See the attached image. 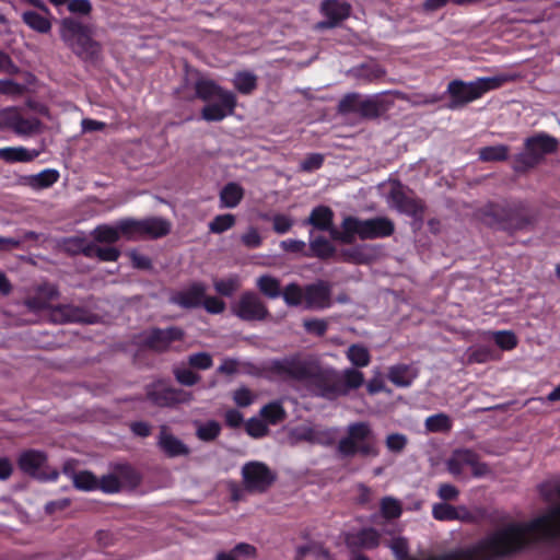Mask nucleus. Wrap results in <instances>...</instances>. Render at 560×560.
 <instances>
[{
    "label": "nucleus",
    "mask_w": 560,
    "mask_h": 560,
    "mask_svg": "<svg viewBox=\"0 0 560 560\" xmlns=\"http://www.w3.org/2000/svg\"><path fill=\"white\" fill-rule=\"evenodd\" d=\"M380 534L373 528H365L359 533L347 534L345 542L353 552L358 549H373L380 545Z\"/></svg>",
    "instance_id": "obj_23"
},
{
    "label": "nucleus",
    "mask_w": 560,
    "mask_h": 560,
    "mask_svg": "<svg viewBox=\"0 0 560 560\" xmlns=\"http://www.w3.org/2000/svg\"><path fill=\"white\" fill-rule=\"evenodd\" d=\"M320 11L327 18V21L319 22L317 27L331 28L349 16L350 5L339 0H324Z\"/></svg>",
    "instance_id": "obj_19"
},
{
    "label": "nucleus",
    "mask_w": 560,
    "mask_h": 560,
    "mask_svg": "<svg viewBox=\"0 0 560 560\" xmlns=\"http://www.w3.org/2000/svg\"><path fill=\"white\" fill-rule=\"evenodd\" d=\"M343 261L351 264H369L373 259V255L366 247L357 246L341 250Z\"/></svg>",
    "instance_id": "obj_37"
},
{
    "label": "nucleus",
    "mask_w": 560,
    "mask_h": 560,
    "mask_svg": "<svg viewBox=\"0 0 560 560\" xmlns=\"http://www.w3.org/2000/svg\"><path fill=\"white\" fill-rule=\"evenodd\" d=\"M417 375V370L406 364L394 365L388 371L389 381L399 387L409 386Z\"/></svg>",
    "instance_id": "obj_28"
},
{
    "label": "nucleus",
    "mask_w": 560,
    "mask_h": 560,
    "mask_svg": "<svg viewBox=\"0 0 560 560\" xmlns=\"http://www.w3.org/2000/svg\"><path fill=\"white\" fill-rule=\"evenodd\" d=\"M18 465L24 474L39 480H55L59 475L57 469L46 470L47 455L36 450H27L21 453Z\"/></svg>",
    "instance_id": "obj_10"
},
{
    "label": "nucleus",
    "mask_w": 560,
    "mask_h": 560,
    "mask_svg": "<svg viewBox=\"0 0 560 560\" xmlns=\"http://www.w3.org/2000/svg\"><path fill=\"white\" fill-rule=\"evenodd\" d=\"M89 317L85 308L72 304H59L52 306L49 312V320L54 324L88 323Z\"/></svg>",
    "instance_id": "obj_17"
},
{
    "label": "nucleus",
    "mask_w": 560,
    "mask_h": 560,
    "mask_svg": "<svg viewBox=\"0 0 560 560\" xmlns=\"http://www.w3.org/2000/svg\"><path fill=\"white\" fill-rule=\"evenodd\" d=\"M332 215V211L328 207L320 206L312 211L307 223L318 230L327 231L331 226Z\"/></svg>",
    "instance_id": "obj_33"
},
{
    "label": "nucleus",
    "mask_w": 560,
    "mask_h": 560,
    "mask_svg": "<svg viewBox=\"0 0 560 560\" xmlns=\"http://www.w3.org/2000/svg\"><path fill=\"white\" fill-rule=\"evenodd\" d=\"M185 337V331L176 326L165 329L151 328L141 335V346L156 353H163L170 350L172 342L180 341Z\"/></svg>",
    "instance_id": "obj_9"
},
{
    "label": "nucleus",
    "mask_w": 560,
    "mask_h": 560,
    "mask_svg": "<svg viewBox=\"0 0 560 560\" xmlns=\"http://www.w3.org/2000/svg\"><path fill=\"white\" fill-rule=\"evenodd\" d=\"M381 508L383 515L387 518H395L401 514L399 502L393 498L383 499Z\"/></svg>",
    "instance_id": "obj_59"
},
{
    "label": "nucleus",
    "mask_w": 560,
    "mask_h": 560,
    "mask_svg": "<svg viewBox=\"0 0 560 560\" xmlns=\"http://www.w3.org/2000/svg\"><path fill=\"white\" fill-rule=\"evenodd\" d=\"M386 74V69L376 61H369L350 70V75L362 85L377 84Z\"/></svg>",
    "instance_id": "obj_21"
},
{
    "label": "nucleus",
    "mask_w": 560,
    "mask_h": 560,
    "mask_svg": "<svg viewBox=\"0 0 560 560\" xmlns=\"http://www.w3.org/2000/svg\"><path fill=\"white\" fill-rule=\"evenodd\" d=\"M271 371L282 378L306 381L318 377L322 396L334 399L346 396L362 386L364 375L355 369H346L341 374L335 371L320 373L318 363L310 358L293 355L272 362Z\"/></svg>",
    "instance_id": "obj_1"
},
{
    "label": "nucleus",
    "mask_w": 560,
    "mask_h": 560,
    "mask_svg": "<svg viewBox=\"0 0 560 560\" xmlns=\"http://www.w3.org/2000/svg\"><path fill=\"white\" fill-rule=\"evenodd\" d=\"M142 225V219H125L118 222V229L121 235L128 240L143 238Z\"/></svg>",
    "instance_id": "obj_40"
},
{
    "label": "nucleus",
    "mask_w": 560,
    "mask_h": 560,
    "mask_svg": "<svg viewBox=\"0 0 560 560\" xmlns=\"http://www.w3.org/2000/svg\"><path fill=\"white\" fill-rule=\"evenodd\" d=\"M432 515L438 521L474 522L475 516L465 506H453L448 503H436L432 508Z\"/></svg>",
    "instance_id": "obj_24"
},
{
    "label": "nucleus",
    "mask_w": 560,
    "mask_h": 560,
    "mask_svg": "<svg viewBox=\"0 0 560 560\" xmlns=\"http://www.w3.org/2000/svg\"><path fill=\"white\" fill-rule=\"evenodd\" d=\"M213 287L219 294L231 296L240 289L241 282L238 276H232L226 279H214Z\"/></svg>",
    "instance_id": "obj_41"
},
{
    "label": "nucleus",
    "mask_w": 560,
    "mask_h": 560,
    "mask_svg": "<svg viewBox=\"0 0 560 560\" xmlns=\"http://www.w3.org/2000/svg\"><path fill=\"white\" fill-rule=\"evenodd\" d=\"M37 156V151L28 150L23 147H9L0 149V159L8 163L30 162Z\"/></svg>",
    "instance_id": "obj_29"
},
{
    "label": "nucleus",
    "mask_w": 560,
    "mask_h": 560,
    "mask_svg": "<svg viewBox=\"0 0 560 560\" xmlns=\"http://www.w3.org/2000/svg\"><path fill=\"white\" fill-rule=\"evenodd\" d=\"M22 21L31 30L40 34H47L51 30L50 20L47 16H44L40 13L33 10L23 12Z\"/></svg>",
    "instance_id": "obj_30"
},
{
    "label": "nucleus",
    "mask_w": 560,
    "mask_h": 560,
    "mask_svg": "<svg viewBox=\"0 0 560 560\" xmlns=\"http://www.w3.org/2000/svg\"><path fill=\"white\" fill-rule=\"evenodd\" d=\"M260 416L268 420L269 423L277 424L284 420L287 413L280 402L273 401L261 408Z\"/></svg>",
    "instance_id": "obj_42"
},
{
    "label": "nucleus",
    "mask_w": 560,
    "mask_h": 560,
    "mask_svg": "<svg viewBox=\"0 0 560 560\" xmlns=\"http://www.w3.org/2000/svg\"><path fill=\"white\" fill-rule=\"evenodd\" d=\"M114 470L120 480L121 489L133 490L140 485L141 476L130 465L118 464L114 467Z\"/></svg>",
    "instance_id": "obj_31"
},
{
    "label": "nucleus",
    "mask_w": 560,
    "mask_h": 560,
    "mask_svg": "<svg viewBox=\"0 0 560 560\" xmlns=\"http://www.w3.org/2000/svg\"><path fill=\"white\" fill-rule=\"evenodd\" d=\"M201 304L211 314H221L225 310V303L217 296H205Z\"/></svg>",
    "instance_id": "obj_63"
},
{
    "label": "nucleus",
    "mask_w": 560,
    "mask_h": 560,
    "mask_svg": "<svg viewBox=\"0 0 560 560\" xmlns=\"http://www.w3.org/2000/svg\"><path fill=\"white\" fill-rule=\"evenodd\" d=\"M508 81L509 77L503 74L478 78L470 82H465L459 79L452 80L446 90L450 96L448 108H463L468 103L482 97L486 93L500 89Z\"/></svg>",
    "instance_id": "obj_4"
},
{
    "label": "nucleus",
    "mask_w": 560,
    "mask_h": 560,
    "mask_svg": "<svg viewBox=\"0 0 560 560\" xmlns=\"http://www.w3.org/2000/svg\"><path fill=\"white\" fill-rule=\"evenodd\" d=\"M538 215L534 210L523 206H506L503 229L514 232L533 226Z\"/></svg>",
    "instance_id": "obj_15"
},
{
    "label": "nucleus",
    "mask_w": 560,
    "mask_h": 560,
    "mask_svg": "<svg viewBox=\"0 0 560 560\" xmlns=\"http://www.w3.org/2000/svg\"><path fill=\"white\" fill-rule=\"evenodd\" d=\"M232 313L245 322H261L269 316V311L261 298L253 291L243 292L231 306Z\"/></svg>",
    "instance_id": "obj_8"
},
{
    "label": "nucleus",
    "mask_w": 560,
    "mask_h": 560,
    "mask_svg": "<svg viewBox=\"0 0 560 560\" xmlns=\"http://www.w3.org/2000/svg\"><path fill=\"white\" fill-rule=\"evenodd\" d=\"M330 287L325 281H317L305 287V307L322 310L331 305Z\"/></svg>",
    "instance_id": "obj_20"
},
{
    "label": "nucleus",
    "mask_w": 560,
    "mask_h": 560,
    "mask_svg": "<svg viewBox=\"0 0 560 560\" xmlns=\"http://www.w3.org/2000/svg\"><path fill=\"white\" fill-rule=\"evenodd\" d=\"M73 485L75 488L80 490H92L97 488V479L96 477L88 471H80L78 474H73Z\"/></svg>",
    "instance_id": "obj_49"
},
{
    "label": "nucleus",
    "mask_w": 560,
    "mask_h": 560,
    "mask_svg": "<svg viewBox=\"0 0 560 560\" xmlns=\"http://www.w3.org/2000/svg\"><path fill=\"white\" fill-rule=\"evenodd\" d=\"M343 232H332V237L342 243H351L353 235L358 234L361 240H373L377 237L389 236L394 233V223L384 217L369 220H359L348 217L342 222Z\"/></svg>",
    "instance_id": "obj_5"
},
{
    "label": "nucleus",
    "mask_w": 560,
    "mask_h": 560,
    "mask_svg": "<svg viewBox=\"0 0 560 560\" xmlns=\"http://www.w3.org/2000/svg\"><path fill=\"white\" fill-rule=\"evenodd\" d=\"M407 445V438L399 433H392L386 438V446L389 451L399 453Z\"/></svg>",
    "instance_id": "obj_60"
},
{
    "label": "nucleus",
    "mask_w": 560,
    "mask_h": 560,
    "mask_svg": "<svg viewBox=\"0 0 560 560\" xmlns=\"http://www.w3.org/2000/svg\"><path fill=\"white\" fill-rule=\"evenodd\" d=\"M147 398L155 406L173 407L190 401L192 396L183 389L167 386H154L153 389L147 393Z\"/></svg>",
    "instance_id": "obj_14"
},
{
    "label": "nucleus",
    "mask_w": 560,
    "mask_h": 560,
    "mask_svg": "<svg viewBox=\"0 0 560 560\" xmlns=\"http://www.w3.org/2000/svg\"><path fill=\"white\" fill-rule=\"evenodd\" d=\"M57 177H21L20 185L33 190H40L50 187Z\"/></svg>",
    "instance_id": "obj_54"
},
{
    "label": "nucleus",
    "mask_w": 560,
    "mask_h": 560,
    "mask_svg": "<svg viewBox=\"0 0 560 560\" xmlns=\"http://www.w3.org/2000/svg\"><path fill=\"white\" fill-rule=\"evenodd\" d=\"M207 287L201 282H195L184 291L178 292L173 301L186 308H192L201 305L206 296Z\"/></svg>",
    "instance_id": "obj_26"
},
{
    "label": "nucleus",
    "mask_w": 560,
    "mask_h": 560,
    "mask_svg": "<svg viewBox=\"0 0 560 560\" xmlns=\"http://www.w3.org/2000/svg\"><path fill=\"white\" fill-rule=\"evenodd\" d=\"M217 101L208 103L202 107L200 116L203 120L208 122L222 121L234 113L237 105V100L233 92L222 94Z\"/></svg>",
    "instance_id": "obj_13"
},
{
    "label": "nucleus",
    "mask_w": 560,
    "mask_h": 560,
    "mask_svg": "<svg viewBox=\"0 0 560 560\" xmlns=\"http://www.w3.org/2000/svg\"><path fill=\"white\" fill-rule=\"evenodd\" d=\"M337 451L343 457H352L355 454L366 457L376 456L378 450L370 424L368 422L349 424L347 435L339 441Z\"/></svg>",
    "instance_id": "obj_6"
},
{
    "label": "nucleus",
    "mask_w": 560,
    "mask_h": 560,
    "mask_svg": "<svg viewBox=\"0 0 560 560\" xmlns=\"http://www.w3.org/2000/svg\"><path fill=\"white\" fill-rule=\"evenodd\" d=\"M493 338L502 350H512L517 346V338L511 330L495 331Z\"/></svg>",
    "instance_id": "obj_52"
},
{
    "label": "nucleus",
    "mask_w": 560,
    "mask_h": 560,
    "mask_svg": "<svg viewBox=\"0 0 560 560\" xmlns=\"http://www.w3.org/2000/svg\"><path fill=\"white\" fill-rule=\"evenodd\" d=\"M245 430L248 435L255 439L262 438L269 432L268 425L265 423V421L258 418H250L245 423Z\"/></svg>",
    "instance_id": "obj_55"
},
{
    "label": "nucleus",
    "mask_w": 560,
    "mask_h": 560,
    "mask_svg": "<svg viewBox=\"0 0 560 560\" xmlns=\"http://www.w3.org/2000/svg\"><path fill=\"white\" fill-rule=\"evenodd\" d=\"M175 380L184 386H192L200 382L201 376L187 368H175L173 370Z\"/></svg>",
    "instance_id": "obj_50"
},
{
    "label": "nucleus",
    "mask_w": 560,
    "mask_h": 560,
    "mask_svg": "<svg viewBox=\"0 0 560 560\" xmlns=\"http://www.w3.org/2000/svg\"><path fill=\"white\" fill-rule=\"evenodd\" d=\"M257 288L259 292L268 299H277L281 295L280 280L269 276L262 275L257 279Z\"/></svg>",
    "instance_id": "obj_34"
},
{
    "label": "nucleus",
    "mask_w": 560,
    "mask_h": 560,
    "mask_svg": "<svg viewBox=\"0 0 560 560\" xmlns=\"http://www.w3.org/2000/svg\"><path fill=\"white\" fill-rule=\"evenodd\" d=\"M425 428L430 432H448L452 429V420L445 413H438L427 418Z\"/></svg>",
    "instance_id": "obj_44"
},
{
    "label": "nucleus",
    "mask_w": 560,
    "mask_h": 560,
    "mask_svg": "<svg viewBox=\"0 0 560 560\" xmlns=\"http://www.w3.org/2000/svg\"><path fill=\"white\" fill-rule=\"evenodd\" d=\"M362 98L363 95L358 92H350L345 94L338 102L337 112L340 115H358Z\"/></svg>",
    "instance_id": "obj_36"
},
{
    "label": "nucleus",
    "mask_w": 560,
    "mask_h": 560,
    "mask_svg": "<svg viewBox=\"0 0 560 560\" xmlns=\"http://www.w3.org/2000/svg\"><path fill=\"white\" fill-rule=\"evenodd\" d=\"M143 238L156 240L164 237L171 232V222L161 217H148L142 219Z\"/></svg>",
    "instance_id": "obj_27"
},
{
    "label": "nucleus",
    "mask_w": 560,
    "mask_h": 560,
    "mask_svg": "<svg viewBox=\"0 0 560 560\" xmlns=\"http://www.w3.org/2000/svg\"><path fill=\"white\" fill-rule=\"evenodd\" d=\"M244 489L253 493L267 491L276 481V474L260 462H249L242 468Z\"/></svg>",
    "instance_id": "obj_7"
},
{
    "label": "nucleus",
    "mask_w": 560,
    "mask_h": 560,
    "mask_svg": "<svg viewBox=\"0 0 560 560\" xmlns=\"http://www.w3.org/2000/svg\"><path fill=\"white\" fill-rule=\"evenodd\" d=\"M83 238L84 237L81 236L63 238L61 242L62 250L69 255L81 254V250L83 249Z\"/></svg>",
    "instance_id": "obj_58"
},
{
    "label": "nucleus",
    "mask_w": 560,
    "mask_h": 560,
    "mask_svg": "<svg viewBox=\"0 0 560 560\" xmlns=\"http://www.w3.org/2000/svg\"><path fill=\"white\" fill-rule=\"evenodd\" d=\"M129 257L132 261V266L137 269L141 270H151L152 269V261L151 259L142 254H139L137 250L129 252Z\"/></svg>",
    "instance_id": "obj_64"
},
{
    "label": "nucleus",
    "mask_w": 560,
    "mask_h": 560,
    "mask_svg": "<svg viewBox=\"0 0 560 560\" xmlns=\"http://www.w3.org/2000/svg\"><path fill=\"white\" fill-rule=\"evenodd\" d=\"M559 140L544 131L527 137L523 142V150L512 156V167L516 172L525 173L534 170L545 162L548 155L558 152Z\"/></svg>",
    "instance_id": "obj_3"
},
{
    "label": "nucleus",
    "mask_w": 560,
    "mask_h": 560,
    "mask_svg": "<svg viewBox=\"0 0 560 560\" xmlns=\"http://www.w3.org/2000/svg\"><path fill=\"white\" fill-rule=\"evenodd\" d=\"M60 292L55 284L44 283L39 285L34 295H30L24 300V305L32 312H39L43 310H49L50 302L59 298Z\"/></svg>",
    "instance_id": "obj_18"
},
{
    "label": "nucleus",
    "mask_w": 560,
    "mask_h": 560,
    "mask_svg": "<svg viewBox=\"0 0 560 560\" xmlns=\"http://www.w3.org/2000/svg\"><path fill=\"white\" fill-rule=\"evenodd\" d=\"M234 86L242 94H250L257 88V77L248 71L237 72Z\"/></svg>",
    "instance_id": "obj_39"
},
{
    "label": "nucleus",
    "mask_w": 560,
    "mask_h": 560,
    "mask_svg": "<svg viewBox=\"0 0 560 560\" xmlns=\"http://www.w3.org/2000/svg\"><path fill=\"white\" fill-rule=\"evenodd\" d=\"M212 357L208 352H197L188 357V364L198 370H207L212 366Z\"/></svg>",
    "instance_id": "obj_56"
},
{
    "label": "nucleus",
    "mask_w": 560,
    "mask_h": 560,
    "mask_svg": "<svg viewBox=\"0 0 560 560\" xmlns=\"http://www.w3.org/2000/svg\"><path fill=\"white\" fill-rule=\"evenodd\" d=\"M156 444L167 457H186L190 454V448L172 433L167 424H161L159 427Z\"/></svg>",
    "instance_id": "obj_16"
},
{
    "label": "nucleus",
    "mask_w": 560,
    "mask_h": 560,
    "mask_svg": "<svg viewBox=\"0 0 560 560\" xmlns=\"http://www.w3.org/2000/svg\"><path fill=\"white\" fill-rule=\"evenodd\" d=\"M195 78L192 73L185 80V84L191 85L194 94L187 96L189 100L198 98L203 102H210L222 96L224 93H231L221 88L215 81L202 75L198 71H195Z\"/></svg>",
    "instance_id": "obj_11"
},
{
    "label": "nucleus",
    "mask_w": 560,
    "mask_h": 560,
    "mask_svg": "<svg viewBox=\"0 0 560 560\" xmlns=\"http://www.w3.org/2000/svg\"><path fill=\"white\" fill-rule=\"evenodd\" d=\"M323 162L324 158L322 154H310L301 162V170L303 172H314L323 165Z\"/></svg>",
    "instance_id": "obj_61"
},
{
    "label": "nucleus",
    "mask_w": 560,
    "mask_h": 560,
    "mask_svg": "<svg viewBox=\"0 0 560 560\" xmlns=\"http://www.w3.org/2000/svg\"><path fill=\"white\" fill-rule=\"evenodd\" d=\"M221 431V425L218 421L210 420L206 423H199L197 427L196 435L203 442H211L215 440Z\"/></svg>",
    "instance_id": "obj_43"
},
{
    "label": "nucleus",
    "mask_w": 560,
    "mask_h": 560,
    "mask_svg": "<svg viewBox=\"0 0 560 560\" xmlns=\"http://www.w3.org/2000/svg\"><path fill=\"white\" fill-rule=\"evenodd\" d=\"M94 26L78 18H63L60 21V37L72 52L83 61H96L102 54V45L94 39Z\"/></svg>",
    "instance_id": "obj_2"
},
{
    "label": "nucleus",
    "mask_w": 560,
    "mask_h": 560,
    "mask_svg": "<svg viewBox=\"0 0 560 560\" xmlns=\"http://www.w3.org/2000/svg\"><path fill=\"white\" fill-rule=\"evenodd\" d=\"M505 205L488 203L474 212V218L488 226L501 225L503 228L505 217Z\"/></svg>",
    "instance_id": "obj_25"
},
{
    "label": "nucleus",
    "mask_w": 560,
    "mask_h": 560,
    "mask_svg": "<svg viewBox=\"0 0 560 560\" xmlns=\"http://www.w3.org/2000/svg\"><path fill=\"white\" fill-rule=\"evenodd\" d=\"M310 248L318 258L326 259L334 255L335 247L325 237H317L310 243Z\"/></svg>",
    "instance_id": "obj_48"
},
{
    "label": "nucleus",
    "mask_w": 560,
    "mask_h": 560,
    "mask_svg": "<svg viewBox=\"0 0 560 560\" xmlns=\"http://www.w3.org/2000/svg\"><path fill=\"white\" fill-rule=\"evenodd\" d=\"M347 358L357 368H364L371 361L368 348L362 345H351L347 350Z\"/></svg>",
    "instance_id": "obj_38"
},
{
    "label": "nucleus",
    "mask_w": 560,
    "mask_h": 560,
    "mask_svg": "<svg viewBox=\"0 0 560 560\" xmlns=\"http://www.w3.org/2000/svg\"><path fill=\"white\" fill-rule=\"evenodd\" d=\"M540 497L547 502H556L560 500V480L553 479L538 485Z\"/></svg>",
    "instance_id": "obj_46"
},
{
    "label": "nucleus",
    "mask_w": 560,
    "mask_h": 560,
    "mask_svg": "<svg viewBox=\"0 0 560 560\" xmlns=\"http://www.w3.org/2000/svg\"><path fill=\"white\" fill-rule=\"evenodd\" d=\"M281 295L289 306H299L304 300L305 289L303 290L298 283L292 282L284 288Z\"/></svg>",
    "instance_id": "obj_47"
},
{
    "label": "nucleus",
    "mask_w": 560,
    "mask_h": 560,
    "mask_svg": "<svg viewBox=\"0 0 560 560\" xmlns=\"http://www.w3.org/2000/svg\"><path fill=\"white\" fill-rule=\"evenodd\" d=\"M234 402L238 407H247L254 401V395L247 387H240L233 394Z\"/></svg>",
    "instance_id": "obj_62"
},
{
    "label": "nucleus",
    "mask_w": 560,
    "mask_h": 560,
    "mask_svg": "<svg viewBox=\"0 0 560 560\" xmlns=\"http://www.w3.org/2000/svg\"><path fill=\"white\" fill-rule=\"evenodd\" d=\"M392 199L396 203V206L406 211L416 218H419L420 226L422 225L423 214H424V205L420 201L417 202L409 197H407L401 190V186L398 180L393 182V189L390 192Z\"/></svg>",
    "instance_id": "obj_22"
},
{
    "label": "nucleus",
    "mask_w": 560,
    "mask_h": 560,
    "mask_svg": "<svg viewBox=\"0 0 560 560\" xmlns=\"http://www.w3.org/2000/svg\"><path fill=\"white\" fill-rule=\"evenodd\" d=\"M390 92L363 96L358 116L366 120H375L385 115L393 106L394 101L388 98Z\"/></svg>",
    "instance_id": "obj_12"
},
{
    "label": "nucleus",
    "mask_w": 560,
    "mask_h": 560,
    "mask_svg": "<svg viewBox=\"0 0 560 560\" xmlns=\"http://www.w3.org/2000/svg\"><path fill=\"white\" fill-rule=\"evenodd\" d=\"M92 235L100 243L112 244L120 238L121 232L118 226L100 225L93 231Z\"/></svg>",
    "instance_id": "obj_45"
},
{
    "label": "nucleus",
    "mask_w": 560,
    "mask_h": 560,
    "mask_svg": "<svg viewBox=\"0 0 560 560\" xmlns=\"http://www.w3.org/2000/svg\"><path fill=\"white\" fill-rule=\"evenodd\" d=\"M478 156L482 162H504L510 156V148L505 144L482 147Z\"/></svg>",
    "instance_id": "obj_32"
},
{
    "label": "nucleus",
    "mask_w": 560,
    "mask_h": 560,
    "mask_svg": "<svg viewBox=\"0 0 560 560\" xmlns=\"http://www.w3.org/2000/svg\"><path fill=\"white\" fill-rule=\"evenodd\" d=\"M244 196L243 188L236 183H229L220 192L221 203L226 208L236 207Z\"/></svg>",
    "instance_id": "obj_35"
},
{
    "label": "nucleus",
    "mask_w": 560,
    "mask_h": 560,
    "mask_svg": "<svg viewBox=\"0 0 560 560\" xmlns=\"http://www.w3.org/2000/svg\"><path fill=\"white\" fill-rule=\"evenodd\" d=\"M303 327L307 332L322 337L327 331L328 322L326 319L318 318L305 319L303 322Z\"/></svg>",
    "instance_id": "obj_57"
},
{
    "label": "nucleus",
    "mask_w": 560,
    "mask_h": 560,
    "mask_svg": "<svg viewBox=\"0 0 560 560\" xmlns=\"http://www.w3.org/2000/svg\"><path fill=\"white\" fill-rule=\"evenodd\" d=\"M235 224V217L233 214L226 213L217 215L210 223L209 230L212 233H222L229 229H231Z\"/></svg>",
    "instance_id": "obj_51"
},
{
    "label": "nucleus",
    "mask_w": 560,
    "mask_h": 560,
    "mask_svg": "<svg viewBox=\"0 0 560 560\" xmlns=\"http://www.w3.org/2000/svg\"><path fill=\"white\" fill-rule=\"evenodd\" d=\"M97 487L106 493H116L121 490V483L115 470L112 474L103 476L97 481Z\"/></svg>",
    "instance_id": "obj_53"
}]
</instances>
